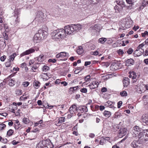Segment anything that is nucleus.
I'll return each mask as SVG.
<instances>
[{"label":"nucleus","instance_id":"1","mask_svg":"<svg viewBox=\"0 0 148 148\" xmlns=\"http://www.w3.org/2000/svg\"><path fill=\"white\" fill-rule=\"evenodd\" d=\"M51 36L53 39L57 40L58 39L64 38L67 35V31L64 27V29H58L53 31L51 34Z\"/></svg>","mask_w":148,"mask_h":148},{"label":"nucleus","instance_id":"2","mask_svg":"<svg viewBox=\"0 0 148 148\" xmlns=\"http://www.w3.org/2000/svg\"><path fill=\"white\" fill-rule=\"evenodd\" d=\"M68 35L74 34L81 29V25L79 24H73L65 26Z\"/></svg>","mask_w":148,"mask_h":148},{"label":"nucleus","instance_id":"3","mask_svg":"<svg viewBox=\"0 0 148 148\" xmlns=\"http://www.w3.org/2000/svg\"><path fill=\"white\" fill-rule=\"evenodd\" d=\"M52 143L49 140H43L40 141L36 146V148H51Z\"/></svg>","mask_w":148,"mask_h":148},{"label":"nucleus","instance_id":"4","mask_svg":"<svg viewBox=\"0 0 148 148\" xmlns=\"http://www.w3.org/2000/svg\"><path fill=\"white\" fill-rule=\"evenodd\" d=\"M34 21L38 22L37 23L38 25L40 23L44 21H45V16L44 15L43 13L41 12H39L36 15Z\"/></svg>","mask_w":148,"mask_h":148},{"label":"nucleus","instance_id":"5","mask_svg":"<svg viewBox=\"0 0 148 148\" xmlns=\"http://www.w3.org/2000/svg\"><path fill=\"white\" fill-rule=\"evenodd\" d=\"M56 56L57 58H62V59H60L61 60L66 61L67 60L69 56L68 53L65 52H62L57 54Z\"/></svg>","mask_w":148,"mask_h":148},{"label":"nucleus","instance_id":"6","mask_svg":"<svg viewBox=\"0 0 148 148\" xmlns=\"http://www.w3.org/2000/svg\"><path fill=\"white\" fill-rule=\"evenodd\" d=\"M38 34L39 35L40 37H41V38H45L47 37L48 33L47 31L43 29H40L38 30Z\"/></svg>","mask_w":148,"mask_h":148},{"label":"nucleus","instance_id":"7","mask_svg":"<svg viewBox=\"0 0 148 148\" xmlns=\"http://www.w3.org/2000/svg\"><path fill=\"white\" fill-rule=\"evenodd\" d=\"M127 129L124 127H122L120 128L119 133V136L120 138L122 137L125 135L127 133Z\"/></svg>","mask_w":148,"mask_h":148},{"label":"nucleus","instance_id":"8","mask_svg":"<svg viewBox=\"0 0 148 148\" xmlns=\"http://www.w3.org/2000/svg\"><path fill=\"white\" fill-rule=\"evenodd\" d=\"M138 141L140 142L141 143L144 141L146 140L145 139V132H143L139 133L138 134Z\"/></svg>","mask_w":148,"mask_h":148},{"label":"nucleus","instance_id":"9","mask_svg":"<svg viewBox=\"0 0 148 148\" xmlns=\"http://www.w3.org/2000/svg\"><path fill=\"white\" fill-rule=\"evenodd\" d=\"M141 144L140 141L134 140L131 143L130 145L133 148H138Z\"/></svg>","mask_w":148,"mask_h":148},{"label":"nucleus","instance_id":"10","mask_svg":"<svg viewBox=\"0 0 148 148\" xmlns=\"http://www.w3.org/2000/svg\"><path fill=\"white\" fill-rule=\"evenodd\" d=\"M35 51L34 49L31 48L22 53L21 54L20 56L21 57H22L25 55H28L34 52Z\"/></svg>","mask_w":148,"mask_h":148},{"label":"nucleus","instance_id":"11","mask_svg":"<svg viewBox=\"0 0 148 148\" xmlns=\"http://www.w3.org/2000/svg\"><path fill=\"white\" fill-rule=\"evenodd\" d=\"M33 39L34 43H36L40 42L41 39L38 34L37 33L34 36Z\"/></svg>","mask_w":148,"mask_h":148},{"label":"nucleus","instance_id":"12","mask_svg":"<svg viewBox=\"0 0 148 148\" xmlns=\"http://www.w3.org/2000/svg\"><path fill=\"white\" fill-rule=\"evenodd\" d=\"M98 85V82L97 81H95L90 84L88 85V86L91 89H93L97 88Z\"/></svg>","mask_w":148,"mask_h":148},{"label":"nucleus","instance_id":"13","mask_svg":"<svg viewBox=\"0 0 148 148\" xmlns=\"http://www.w3.org/2000/svg\"><path fill=\"white\" fill-rule=\"evenodd\" d=\"M141 121L143 123L148 125V114L143 115L142 116Z\"/></svg>","mask_w":148,"mask_h":148},{"label":"nucleus","instance_id":"14","mask_svg":"<svg viewBox=\"0 0 148 148\" xmlns=\"http://www.w3.org/2000/svg\"><path fill=\"white\" fill-rule=\"evenodd\" d=\"M77 110L76 106L75 105L71 106L69 109V111L71 114H73L74 113L76 112Z\"/></svg>","mask_w":148,"mask_h":148},{"label":"nucleus","instance_id":"15","mask_svg":"<svg viewBox=\"0 0 148 148\" xmlns=\"http://www.w3.org/2000/svg\"><path fill=\"white\" fill-rule=\"evenodd\" d=\"M123 82L124 87H127L130 83L129 79L128 77H124Z\"/></svg>","mask_w":148,"mask_h":148},{"label":"nucleus","instance_id":"16","mask_svg":"<svg viewBox=\"0 0 148 148\" xmlns=\"http://www.w3.org/2000/svg\"><path fill=\"white\" fill-rule=\"evenodd\" d=\"M134 63L133 60L131 58L126 60L125 62V65L127 66H131Z\"/></svg>","mask_w":148,"mask_h":148},{"label":"nucleus","instance_id":"17","mask_svg":"<svg viewBox=\"0 0 148 148\" xmlns=\"http://www.w3.org/2000/svg\"><path fill=\"white\" fill-rule=\"evenodd\" d=\"M143 99L144 102V104L146 108H148V95H145L143 97Z\"/></svg>","mask_w":148,"mask_h":148},{"label":"nucleus","instance_id":"18","mask_svg":"<svg viewBox=\"0 0 148 148\" xmlns=\"http://www.w3.org/2000/svg\"><path fill=\"white\" fill-rule=\"evenodd\" d=\"M15 14H16L15 15H14V17L16 18L15 23L16 24H17L19 23L20 18L18 16V13L17 11H16Z\"/></svg>","mask_w":148,"mask_h":148},{"label":"nucleus","instance_id":"19","mask_svg":"<svg viewBox=\"0 0 148 148\" xmlns=\"http://www.w3.org/2000/svg\"><path fill=\"white\" fill-rule=\"evenodd\" d=\"M120 64L118 63H113L111 67L115 70H117L119 69Z\"/></svg>","mask_w":148,"mask_h":148},{"label":"nucleus","instance_id":"20","mask_svg":"<svg viewBox=\"0 0 148 148\" xmlns=\"http://www.w3.org/2000/svg\"><path fill=\"white\" fill-rule=\"evenodd\" d=\"M78 109L81 111L82 113L86 112L88 111L87 108L85 106L79 107Z\"/></svg>","mask_w":148,"mask_h":148},{"label":"nucleus","instance_id":"21","mask_svg":"<svg viewBox=\"0 0 148 148\" xmlns=\"http://www.w3.org/2000/svg\"><path fill=\"white\" fill-rule=\"evenodd\" d=\"M103 115L106 117H109L111 115V113L110 111L105 110L103 113Z\"/></svg>","mask_w":148,"mask_h":148},{"label":"nucleus","instance_id":"22","mask_svg":"<svg viewBox=\"0 0 148 148\" xmlns=\"http://www.w3.org/2000/svg\"><path fill=\"white\" fill-rule=\"evenodd\" d=\"M134 132H133L136 135V134H138V132H139L140 130V128L137 126H135L134 127Z\"/></svg>","mask_w":148,"mask_h":148},{"label":"nucleus","instance_id":"23","mask_svg":"<svg viewBox=\"0 0 148 148\" xmlns=\"http://www.w3.org/2000/svg\"><path fill=\"white\" fill-rule=\"evenodd\" d=\"M140 50L136 49L134 51L133 54L134 57H136L137 56H139L141 55V53L139 52Z\"/></svg>","mask_w":148,"mask_h":148},{"label":"nucleus","instance_id":"24","mask_svg":"<svg viewBox=\"0 0 148 148\" xmlns=\"http://www.w3.org/2000/svg\"><path fill=\"white\" fill-rule=\"evenodd\" d=\"M40 82L38 81H35L34 84V86L35 88L38 89L40 87Z\"/></svg>","mask_w":148,"mask_h":148},{"label":"nucleus","instance_id":"25","mask_svg":"<svg viewBox=\"0 0 148 148\" xmlns=\"http://www.w3.org/2000/svg\"><path fill=\"white\" fill-rule=\"evenodd\" d=\"M84 52V50L83 49L82 47V46H79L78 49L77 50V53L79 55H81Z\"/></svg>","mask_w":148,"mask_h":148},{"label":"nucleus","instance_id":"26","mask_svg":"<svg viewBox=\"0 0 148 148\" xmlns=\"http://www.w3.org/2000/svg\"><path fill=\"white\" fill-rule=\"evenodd\" d=\"M16 55V53H14L12 54L11 56H10L9 60L10 61H13Z\"/></svg>","mask_w":148,"mask_h":148},{"label":"nucleus","instance_id":"27","mask_svg":"<svg viewBox=\"0 0 148 148\" xmlns=\"http://www.w3.org/2000/svg\"><path fill=\"white\" fill-rule=\"evenodd\" d=\"M15 81L12 79H10L9 80V84L11 86H14L15 84Z\"/></svg>","mask_w":148,"mask_h":148},{"label":"nucleus","instance_id":"28","mask_svg":"<svg viewBox=\"0 0 148 148\" xmlns=\"http://www.w3.org/2000/svg\"><path fill=\"white\" fill-rule=\"evenodd\" d=\"M39 64V63H37L36 64H34L32 67L31 69L33 71V72H35L36 69L38 68L39 66H37V65Z\"/></svg>","mask_w":148,"mask_h":148},{"label":"nucleus","instance_id":"29","mask_svg":"<svg viewBox=\"0 0 148 148\" xmlns=\"http://www.w3.org/2000/svg\"><path fill=\"white\" fill-rule=\"evenodd\" d=\"M37 60L38 62H42L44 60V55H40L38 58Z\"/></svg>","mask_w":148,"mask_h":148},{"label":"nucleus","instance_id":"30","mask_svg":"<svg viewBox=\"0 0 148 148\" xmlns=\"http://www.w3.org/2000/svg\"><path fill=\"white\" fill-rule=\"evenodd\" d=\"M116 3L119 5L122 6L124 5V2L123 0H118L116 1Z\"/></svg>","mask_w":148,"mask_h":148},{"label":"nucleus","instance_id":"31","mask_svg":"<svg viewBox=\"0 0 148 148\" xmlns=\"http://www.w3.org/2000/svg\"><path fill=\"white\" fill-rule=\"evenodd\" d=\"M106 38H102L99 39L98 42H100L101 44H103L106 41Z\"/></svg>","mask_w":148,"mask_h":148},{"label":"nucleus","instance_id":"32","mask_svg":"<svg viewBox=\"0 0 148 148\" xmlns=\"http://www.w3.org/2000/svg\"><path fill=\"white\" fill-rule=\"evenodd\" d=\"M121 116V114L119 112H116L114 114V118H119Z\"/></svg>","mask_w":148,"mask_h":148},{"label":"nucleus","instance_id":"33","mask_svg":"<svg viewBox=\"0 0 148 148\" xmlns=\"http://www.w3.org/2000/svg\"><path fill=\"white\" fill-rule=\"evenodd\" d=\"M65 118L64 117L60 118L58 119V123L60 124L64 122L65 121Z\"/></svg>","mask_w":148,"mask_h":148},{"label":"nucleus","instance_id":"34","mask_svg":"<svg viewBox=\"0 0 148 148\" xmlns=\"http://www.w3.org/2000/svg\"><path fill=\"white\" fill-rule=\"evenodd\" d=\"M49 69V67L47 66L44 65L43 67L42 70L45 72L47 71Z\"/></svg>","mask_w":148,"mask_h":148},{"label":"nucleus","instance_id":"35","mask_svg":"<svg viewBox=\"0 0 148 148\" xmlns=\"http://www.w3.org/2000/svg\"><path fill=\"white\" fill-rule=\"evenodd\" d=\"M132 22L131 20L129 21H127L126 23V25L128 27H130L132 24Z\"/></svg>","mask_w":148,"mask_h":148},{"label":"nucleus","instance_id":"36","mask_svg":"<svg viewBox=\"0 0 148 148\" xmlns=\"http://www.w3.org/2000/svg\"><path fill=\"white\" fill-rule=\"evenodd\" d=\"M148 4V0H143L142 3V6L144 7L146 6Z\"/></svg>","mask_w":148,"mask_h":148},{"label":"nucleus","instance_id":"37","mask_svg":"<svg viewBox=\"0 0 148 148\" xmlns=\"http://www.w3.org/2000/svg\"><path fill=\"white\" fill-rule=\"evenodd\" d=\"M14 131L12 129L9 130L7 132V134L9 136H10L12 135L13 134Z\"/></svg>","mask_w":148,"mask_h":148},{"label":"nucleus","instance_id":"38","mask_svg":"<svg viewBox=\"0 0 148 148\" xmlns=\"http://www.w3.org/2000/svg\"><path fill=\"white\" fill-rule=\"evenodd\" d=\"M22 93V91L21 90H17L15 91V93L17 95H20Z\"/></svg>","mask_w":148,"mask_h":148},{"label":"nucleus","instance_id":"39","mask_svg":"<svg viewBox=\"0 0 148 148\" xmlns=\"http://www.w3.org/2000/svg\"><path fill=\"white\" fill-rule=\"evenodd\" d=\"M23 121L25 123L27 124L29 122V120L28 119L24 118L23 119Z\"/></svg>","mask_w":148,"mask_h":148},{"label":"nucleus","instance_id":"40","mask_svg":"<svg viewBox=\"0 0 148 148\" xmlns=\"http://www.w3.org/2000/svg\"><path fill=\"white\" fill-rule=\"evenodd\" d=\"M28 97V96L27 97L25 95H23L21 97H20V100H25Z\"/></svg>","mask_w":148,"mask_h":148},{"label":"nucleus","instance_id":"41","mask_svg":"<svg viewBox=\"0 0 148 148\" xmlns=\"http://www.w3.org/2000/svg\"><path fill=\"white\" fill-rule=\"evenodd\" d=\"M132 75H133L132 76V79H135L136 78H138V77L136 75V73L134 71H132Z\"/></svg>","mask_w":148,"mask_h":148},{"label":"nucleus","instance_id":"42","mask_svg":"<svg viewBox=\"0 0 148 148\" xmlns=\"http://www.w3.org/2000/svg\"><path fill=\"white\" fill-rule=\"evenodd\" d=\"M120 95L123 97L126 96L127 95V93L125 91H123L120 93Z\"/></svg>","mask_w":148,"mask_h":148},{"label":"nucleus","instance_id":"43","mask_svg":"<svg viewBox=\"0 0 148 148\" xmlns=\"http://www.w3.org/2000/svg\"><path fill=\"white\" fill-rule=\"evenodd\" d=\"M112 101H108L105 103V106H111L112 105Z\"/></svg>","mask_w":148,"mask_h":148},{"label":"nucleus","instance_id":"44","mask_svg":"<svg viewBox=\"0 0 148 148\" xmlns=\"http://www.w3.org/2000/svg\"><path fill=\"white\" fill-rule=\"evenodd\" d=\"M4 28L5 29V32H8L9 31V29L8 28V26L6 24L3 25Z\"/></svg>","mask_w":148,"mask_h":148},{"label":"nucleus","instance_id":"45","mask_svg":"<svg viewBox=\"0 0 148 148\" xmlns=\"http://www.w3.org/2000/svg\"><path fill=\"white\" fill-rule=\"evenodd\" d=\"M78 88V86H76L74 87H71L69 90L70 91L73 92V91L77 89Z\"/></svg>","mask_w":148,"mask_h":148},{"label":"nucleus","instance_id":"46","mask_svg":"<svg viewBox=\"0 0 148 148\" xmlns=\"http://www.w3.org/2000/svg\"><path fill=\"white\" fill-rule=\"evenodd\" d=\"M6 127V125L3 123L0 124V130H2L4 129Z\"/></svg>","mask_w":148,"mask_h":148},{"label":"nucleus","instance_id":"47","mask_svg":"<svg viewBox=\"0 0 148 148\" xmlns=\"http://www.w3.org/2000/svg\"><path fill=\"white\" fill-rule=\"evenodd\" d=\"M21 127V125L20 123L14 124V128L15 129L18 130Z\"/></svg>","mask_w":148,"mask_h":148},{"label":"nucleus","instance_id":"48","mask_svg":"<svg viewBox=\"0 0 148 148\" xmlns=\"http://www.w3.org/2000/svg\"><path fill=\"white\" fill-rule=\"evenodd\" d=\"M133 52V50L131 48H130L127 50V52L129 54H130Z\"/></svg>","mask_w":148,"mask_h":148},{"label":"nucleus","instance_id":"49","mask_svg":"<svg viewBox=\"0 0 148 148\" xmlns=\"http://www.w3.org/2000/svg\"><path fill=\"white\" fill-rule=\"evenodd\" d=\"M11 61L9 60V61L6 62L5 63V66L6 67H9L11 65Z\"/></svg>","mask_w":148,"mask_h":148},{"label":"nucleus","instance_id":"50","mask_svg":"<svg viewBox=\"0 0 148 148\" xmlns=\"http://www.w3.org/2000/svg\"><path fill=\"white\" fill-rule=\"evenodd\" d=\"M29 83L28 82H23V85L25 87H27L29 85Z\"/></svg>","mask_w":148,"mask_h":148},{"label":"nucleus","instance_id":"51","mask_svg":"<svg viewBox=\"0 0 148 148\" xmlns=\"http://www.w3.org/2000/svg\"><path fill=\"white\" fill-rule=\"evenodd\" d=\"M80 91L82 92L86 93L87 92V90L86 88H81L80 90Z\"/></svg>","mask_w":148,"mask_h":148},{"label":"nucleus","instance_id":"52","mask_svg":"<svg viewBox=\"0 0 148 148\" xmlns=\"http://www.w3.org/2000/svg\"><path fill=\"white\" fill-rule=\"evenodd\" d=\"M106 141H105V139H103L102 137L100 141V144L101 145H103L104 143H105Z\"/></svg>","mask_w":148,"mask_h":148},{"label":"nucleus","instance_id":"53","mask_svg":"<svg viewBox=\"0 0 148 148\" xmlns=\"http://www.w3.org/2000/svg\"><path fill=\"white\" fill-rule=\"evenodd\" d=\"M56 61V60L55 59H50L48 60V62H52L53 63H55Z\"/></svg>","mask_w":148,"mask_h":148},{"label":"nucleus","instance_id":"54","mask_svg":"<svg viewBox=\"0 0 148 148\" xmlns=\"http://www.w3.org/2000/svg\"><path fill=\"white\" fill-rule=\"evenodd\" d=\"M0 42H1V43L0 42V45H1L2 46H4L5 47L6 44L5 40L3 41H1L0 40Z\"/></svg>","mask_w":148,"mask_h":148},{"label":"nucleus","instance_id":"55","mask_svg":"<svg viewBox=\"0 0 148 148\" xmlns=\"http://www.w3.org/2000/svg\"><path fill=\"white\" fill-rule=\"evenodd\" d=\"M148 35V32L146 31H145L144 33L141 34V36L143 37H145L146 35Z\"/></svg>","mask_w":148,"mask_h":148},{"label":"nucleus","instance_id":"56","mask_svg":"<svg viewBox=\"0 0 148 148\" xmlns=\"http://www.w3.org/2000/svg\"><path fill=\"white\" fill-rule=\"evenodd\" d=\"M143 55L144 56H147L148 55V48L146 49L144 52L143 53Z\"/></svg>","mask_w":148,"mask_h":148},{"label":"nucleus","instance_id":"57","mask_svg":"<svg viewBox=\"0 0 148 148\" xmlns=\"http://www.w3.org/2000/svg\"><path fill=\"white\" fill-rule=\"evenodd\" d=\"M93 2V0H87L86 1V3L88 5H89L92 3Z\"/></svg>","mask_w":148,"mask_h":148},{"label":"nucleus","instance_id":"58","mask_svg":"<svg viewBox=\"0 0 148 148\" xmlns=\"http://www.w3.org/2000/svg\"><path fill=\"white\" fill-rule=\"evenodd\" d=\"M13 105L12 107V108L15 110H16L17 108V106L16 105V103L15 102H13Z\"/></svg>","mask_w":148,"mask_h":148},{"label":"nucleus","instance_id":"59","mask_svg":"<svg viewBox=\"0 0 148 148\" xmlns=\"http://www.w3.org/2000/svg\"><path fill=\"white\" fill-rule=\"evenodd\" d=\"M122 104V102L121 101H119L117 103V107L118 108H120Z\"/></svg>","mask_w":148,"mask_h":148},{"label":"nucleus","instance_id":"60","mask_svg":"<svg viewBox=\"0 0 148 148\" xmlns=\"http://www.w3.org/2000/svg\"><path fill=\"white\" fill-rule=\"evenodd\" d=\"M3 36H4L5 40H8V35L6 33V32H5L3 33Z\"/></svg>","mask_w":148,"mask_h":148},{"label":"nucleus","instance_id":"61","mask_svg":"<svg viewBox=\"0 0 148 148\" xmlns=\"http://www.w3.org/2000/svg\"><path fill=\"white\" fill-rule=\"evenodd\" d=\"M145 139L146 140H148V130H146V133L145 134Z\"/></svg>","mask_w":148,"mask_h":148},{"label":"nucleus","instance_id":"62","mask_svg":"<svg viewBox=\"0 0 148 148\" xmlns=\"http://www.w3.org/2000/svg\"><path fill=\"white\" fill-rule=\"evenodd\" d=\"M117 52L119 55H122L124 53L123 50L121 49H119L118 50Z\"/></svg>","mask_w":148,"mask_h":148},{"label":"nucleus","instance_id":"63","mask_svg":"<svg viewBox=\"0 0 148 148\" xmlns=\"http://www.w3.org/2000/svg\"><path fill=\"white\" fill-rule=\"evenodd\" d=\"M127 2L129 4H132L134 2V0H126Z\"/></svg>","mask_w":148,"mask_h":148},{"label":"nucleus","instance_id":"64","mask_svg":"<svg viewBox=\"0 0 148 148\" xmlns=\"http://www.w3.org/2000/svg\"><path fill=\"white\" fill-rule=\"evenodd\" d=\"M1 142L3 143H6L8 142V140L6 138L4 139L2 138Z\"/></svg>","mask_w":148,"mask_h":148}]
</instances>
